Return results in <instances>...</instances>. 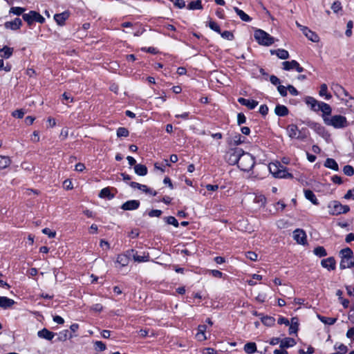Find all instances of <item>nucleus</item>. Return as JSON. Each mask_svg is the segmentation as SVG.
Masks as SVG:
<instances>
[{
  "label": "nucleus",
  "mask_w": 354,
  "mask_h": 354,
  "mask_svg": "<svg viewBox=\"0 0 354 354\" xmlns=\"http://www.w3.org/2000/svg\"><path fill=\"white\" fill-rule=\"evenodd\" d=\"M15 301L6 297L0 296V307L6 309L14 305Z\"/></svg>",
  "instance_id": "obj_30"
},
{
  "label": "nucleus",
  "mask_w": 354,
  "mask_h": 354,
  "mask_svg": "<svg viewBox=\"0 0 354 354\" xmlns=\"http://www.w3.org/2000/svg\"><path fill=\"white\" fill-rule=\"evenodd\" d=\"M304 102L308 106H310L312 111L315 112L319 111V109H317V108L319 107L321 102H319L315 97L311 96H306L304 98Z\"/></svg>",
  "instance_id": "obj_12"
},
{
  "label": "nucleus",
  "mask_w": 354,
  "mask_h": 354,
  "mask_svg": "<svg viewBox=\"0 0 354 354\" xmlns=\"http://www.w3.org/2000/svg\"><path fill=\"white\" fill-rule=\"evenodd\" d=\"M11 164V160L8 156L0 155V170L4 169Z\"/></svg>",
  "instance_id": "obj_39"
},
{
  "label": "nucleus",
  "mask_w": 354,
  "mask_h": 354,
  "mask_svg": "<svg viewBox=\"0 0 354 354\" xmlns=\"http://www.w3.org/2000/svg\"><path fill=\"white\" fill-rule=\"evenodd\" d=\"M344 198L346 200L353 199L354 200V188L347 191L344 195Z\"/></svg>",
  "instance_id": "obj_64"
},
{
  "label": "nucleus",
  "mask_w": 354,
  "mask_h": 354,
  "mask_svg": "<svg viewBox=\"0 0 354 354\" xmlns=\"http://www.w3.org/2000/svg\"><path fill=\"white\" fill-rule=\"evenodd\" d=\"M297 319L295 317L292 318L291 324L289 328V333L291 335L292 333H296L298 330V323Z\"/></svg>",
  "instance_id": "obj_45"
},
{
  "label": "nucleus",
  "mask_w": 354,
  "mask_h": 354,
  "mask_svg": "<svg viewBox=\"0 0 354 354\" xmlns=\"http://www.w3.org/2000/svg\"><path fill=\"white\" fill-rule=\"evenodd\" d=\"M174 5L179 9L184 8L186 6L185 1L184 0H175L174 1Z\"/></svg>",
  "instance_id": "obj_62"
},
{
  "label": "nucleus",
  "mask_w": 354,
  "mask_h": 354,
  "mask_svg": "<svg viewBox=\"0 0 354 354\" xmlns=\"http://www.w3.org/2000/svg\"><path fill=\"white\" fill-rule=\"evenodd\" d=\"M324 121L327 125L333 126L336 129L343 128L347 126L346 117L341 115H333L330 119L324 118Z\"/></svg>",
  "instance_id": "obj_5"
},
{
  "label": "nucleus",
  "mask_w": 354,
  "mask_h": 354,
  "mask_svg": "<svg viewBox=\"0 0 354 354\" xmlns=\"http://www.w3.org/2000/svg\"><path fill=\"white\" fill-rule=\"evenodd\" d=\"M98 196L101 198H107L111 200L115 197V194H112L111 192V188L107 187L101 189Z\"/></svg>",
  "instance_id": "obj_27"
},
{
  "label": "nucleus",
  "mask_w": 354,
  "mask_h": 354,
  "mask_svg": "<svg viewBox=\"0 0 354 354\" xmlns=\"http://www.w3.org/2000/svg\"><path fill=\"white\" fill-rule=\"evenodd\" d=\"M298 131V127L295 124H290L286 127L287 135L291 139H296Z\"/></svg>",
  "instance_id": "obj_20"
},
{
  "label": "nucleus",
  "mask_w": 354,
  "mask_h": 354,
  "mask_svg": "<svg viewBox=\"0 0 354 354\" xmlns=\"http://www.w3.org/2000/svg\"><path fill=\"white\" fill-rule=\"evenodd\" d=\"M14 48L8 46H4L0 48V57L2 59H9L13 54Z\"/></svg>",
  "instance_id": "obj_21"
},
{
  "label": "nucleus",
  "mask_w": 354,
  "mask_h": 354,
  "mask_svg": "<svg viewBox=\"0 0 354 354\" xmlns=\"http://www.w3.org/2000/svg\"><path fill=\"white\" fill-rule=\"evenodd\" d=\"M37 335L40 338L47 340H52L55 334L46 328H43L42 330L38 331Z\"/></svg>",
  "instance_id": "obj_23"
},
{
  "label": "nucleus",
  "mask_w": 354,
  "mask_h": 354,
  "mask_svg": "<svg viewBox=\"0 0 354 354\" xmlns=\"http://www.w3.org/2000/svg\"><path fill=\"white\" fill-rule=\"evenodd\" d=\"M94 347H95V349L98 351H104L106 348L105 344L101 341L95 342Z\"/></svg>",
  "instance_id": "obj_56"
},
{
  "label": "nucleus",
  "mask_w": 354,
  "mask_h": 354,
  "mask_svg": "<svg viewBox=\"0 0 354 354\" xmlns=\"http://www.w3.org/2000/svg\"><path fill=\"white\" fill-rule=\"evenodd\" d=\"M318 317L322 322H323L326 324H328V325H333L337 321V318H334V317H324V316H320V315H318Z\"/></svg>",
  "instance_id": "obj_47"
},
{
  "label": "nucleus",
  "mask_w": 354,
  "mask_h": 354,
  "mask_svg": "<svg viewBox=\"0 0 354 354\" xmlns=\"http://www.w3.org/2000/svg\"><path fill=\"white\" fill-rule=\"evenodd\" d=\"M267 202L266 197L261 194H255L253 198V203L257 205L256 208L260 209L266 206Z\"/></svg>",
  "instance_id": "obj_18"
},
{
  "label": "nucleus",
  "mask_w": 354,
  "mask_h": 354,
  "mask_svg": "<svg viewBox=\"0 0 354 354\" xmlns=\"http://www.w3.org/2000/svg\"><path fill=\"white\" fill-rule=\"evenodd\" d=\"M321 265L323 268L328 270H333L335 269L336 261L334 257H330L321 261Z\"/></svg>",
  "instance_id": "obj_17"
},
{
  "label": "nucleus",
  "mask_w": 354,
  "mask_h": 354,
  "mask_svg": "<svg viewBox=\"0 0 354 354\" xmlns=\"http://www.w3.org/2000/svg\"><path fill=\"white\" fill-rule=\"evenodd\" d=\"M243 153V150L241 148L230 149L225 156L227 162L231 165H238Z\"/></svg>",
  "instance_id": "obj_7"
},
{
  "label": "nucleus",
  "mask_w": 354,
  "mask_h": 354,
  "mask_svg": "<svg viewBox=\"0 0 354 354\" xmlns=\"http://www.w3.org/2000/svg\"><path fill=\"white\" fill-rule=\"evenodd\" d=\"M22 26V21L20 18L17 17L13 21H6L4 24V27L6 29H10L12 30H17L20 29Z\"/></svg>",
  "instance_id": "obj_13"
},
{
  "label": "nucleus",
  "mask_w": 354,
  "mask_h": 354,
  "mask_svg": "<svg viewBox=\"0 0 354 354\" xmlns=\"http://www.w3.org/2000/svg\"><path fill=\"white\" fill-rule=\"evenodd\" d=\"M297 61L292 60V61H285L282 63L283 69L285 71H290L292 69H295V65L297 64Z\"/></svg>",
  "instance_id": "obj_43"
},
{
  "label": "nucleus",
  "mask_w": 354,
  "mask_h": 354,
  "mask_svg": "<svg viewBox=\"0 0 354 354\" xmlns=\"http://www.w3.org/2000/svg\"><path fill=\"white\" fill-rule=\"evenodd\" d=\"M270 53L271 55H276L281 59H288L290 56L288 51L283 48L270 50Z\"/></svg>",
  "instance_id": "obj_22"
},
{
  "label": "nucleus",
  "mask_w": 354,
  "mask_h": 354,
  "mask_svg": "<svg viewBox=\"0 0 354 354\" xmlns=\"http://www.w3.org/2000/svg\"><path fill=\"white\" fill-rule=\"evenodd\" d=\"M319 95L321 97H324L326 100H330L332 97V95L328 93V86L326 84H322L320 86Z\"/></svg>",
  "instance_id": "obj_38"
},
{
  "label": "nucleus",
  "mask_w": 354,
  "mask_h": 354,
  "mask_svg": "<svg viewBox=\"0 0 354 354\" xmlns=\"http://www.w3.org/2000/svg\"><path fill=\"white\" fill-rule=\"evenodd\" d=\"M127 253L131 256V257H133L135 261L138 263L148 261L149 259V254L140 256L138 255V252L133 249L127 250Z\"/></svg>",
  "instance_id": "obj_14"
},
{
  "label": "nucleus",
  "mask_w": 354,
  "mask_h": 354,
  "mask_svg": "<svg viewBox=\"0 0 354 354\" xmlns=\"http://www.w3.org/2000/svg\"><path fill=\"white\" fill-rule=\"evenodd\" d=\"M246 117L243 113H239L237 115V124L238 125H241L242 124L245 123Z\"/></svg>",
  "instance_id": "obj_58"
},
{
  "label": "nucleus",
  "mask_w": 354,
  "mask_h": 354,
  "mask_svg": "<svg viewBox=\"0 0 354 354\" xmlns=\"http://www.w3.org/2000/svg\"><path fill=\"white\" fill-rule=\"evenodd\" d=\"M255 165L254 157L248 152L243 151V155H241L238 167L239 168L244 171H250L252 169Z\"/></svg>",
  "instance_id": "obj_3"
},
{
  "label": "nucleus",
  "mask_w": 354,
  "mask_h": 354,
  "mask_svg": "<svg viewBox=\"0 0 354 354\" xmlns=\"http://www.w3.org/2000/svg\"><path fill=\"white\" fill-rule=\"evenodd\" d=\"M22 18L29 26H31L34 22L43 24L46 21L45 18L39 12L35 10H30L28 13L22 15Z\"/></svg>",
  "instance_id": "obj_4"
},
{
  "label": "nucleus",
  "mask_w": 354,
  "mask_h": 354,
  "mask_svg": "<svg viewBox=\"0 0 354 354\" xmlns=\"http://www.w3.org/2000/svg\"><path fill=\"white\" fill-rule=\"evenodd\" d=\"M234 10L242 21L249 22L252 20V18L242 10L235 7Z\"/></svg>",
  "instance_id": "obj_40"
},
{
  "label": "nucleus",
  "mask_w": 354,
  "mask_h": 354,
  "mask_svg": "<svg viewBox=\"0 0 354 354\" xmlns=\"http://www.w3.org/2000/svg\"><path fill=\"white\" fill-rule=\"evenodd\" d=\"M324 167L331 169L334 171L339 170V166L337 162L333 158H328L325 160Z\"/></svg>",
  "instance_id": "obj_33"
},
{
  "label": "nucleus",
  "mask_w": 354,
  "mask_h": 354,
  "mask_svg": "<svg viewBox=\"0 0 354 354\" xmlns=\"http://www.w3.org/2000/svg\"><path fill=\"white\" fill-rule=\"evenodd\" d=\"M246 138L242 136L240 133H236L232 138L227 140L230 146H238L245 142Z\"/></svg>",
  "instance_id": "obj_16"
},
{
  "label": "nucleus",
  "mask_w": 354,
  "mask_h": 354,
  "mask_svg": "<svg viewBox=\"0 0 354 354\" xmlns=\"http://www.w3.org/2000/svg\"><path fill=\"white\" fill-rule=\"evenodd\" d=\"M279 165H281L279 162H278V164L272 163L269 165V170L274 178L276 177L275 173L279 172V170L281 168Z\"/></svg>",
  "instance_id": "obj_51"
},
{
  "label": "nucleus",
  "mask_w": 354,
  "mask_h": 354,
  "mask_svg": "<svg viewBox=\"0 0 354 354\" xmlns=\"http://www.w3.org/2000/svg\"><path fill=\"white\" fill-rule=\"evenodd\" d=\"M187 8L188 10H203V6L201 0H196V1H192L189 2L187 6Z\"/></svg>",
  "instance_id": "obj_34"
},
{
  "label": "nucleus",
  "mask_w": 354,
  "mask_h": 354,
  "mask_svg": "<svg viewBox=\"0 0 354 354\" xmlns=\"http://www.w3.org/2000/svg\"><path fill=\"white\" fill-rule=\"evenodd\" d=\"M238 102L243 106H245L250 110L254 109L259 104L258 101L252 99H246L244 97H239Z\"/></svg>",
  "instance_id": "obj_15"
},
{
  "label": "nucleus",
  "mask_w": 354,
  "mask_h": 354,
  "mask_svg": "<svg viewBox=\"0 0 354 354\" xmlns=\"http://www.w3.org/2000/svg\"><path fill=\"white\" fill-rule=\"evenodd\" d=\"M117 136L118 138L128 137L129 135V130L125 127H119L116 131Z\"/></svg>",
  "instance_id": "obj_48"
},
{
  "label": "nucleus",
  "mask_w": 354,
  "mask_h": 354,
  "mask_svg": "<svg viewBox=\"0 0 354 354\" xmlns=\"http://www.w3.org/2000/svg\"><path fill=\"white\" fill-rule=\"evenodd\" d=\"M129 185H130L131 187L133 189H138L145 193H148L149 192V191H151V189L148 187L147 185H142L134 181L130 182Z\"/></svg>",
  "instance_id": "obj_35"
},
{
  "label": "nucleus",
  "mask_w": 354,
  "mask_h": 354,
  "mask_svg": "<svg viewBox=\"0 0 354 354\" xmlns=\"http://www.w3.org/2000/svg\"><path fill=\"white\" fill-rule=\"evenodd\" d=\"M277 91H279V94L282 97H286L288 95V93H287L288 88H287V87H286L283 85H279L277 86Z\"/></svg>",
  "instance_id": "obj_60"
},
{
  "label": "nucleus",
  "mask_w": 354,
  "mask_h": 354,
  "mask_svg": "<svg viewBox=\"0 0 354 354\" xmlns=\"http://www.w3.org/2000/svg\"><path fill=\"white\" fill-rule=\"evenodd\" d=\"M70 12L68 10L64 11L61 13H57L54 15V19L57 25L63 26L66 24V21L70 17Z\"/></svg>",
  "instance_id": "obj_10"
},
{
  "label": "nucleus",
  "mask_w": 354,
  "mask_h": 354,
  "mask_svg": "<svg viewBox=\"0 0 354 354\" xmlns=\"http://www.w3.org/2000/svg\"><path fill=\"white\" fill-rule=\"evenodd\" d=\"M268 106L266 104H261L259 107V111L263 116H266L268 113Z\"/></svg>",
  "instance_id": "obj_61"
},
{
  "label": "nucleus",
  "mask_w": 354,
  "mask_h": 354,
  "mask_svg": "<svg viewBox=\"0 0 354 354\" xmlns=\"http://www.w3.org/2000/svg\"><path fill=\"white\" fill-rule=\"evenodd\" d=\"M257 345L254 342H248L244 345V351L248 354L257 352Z\"/></svg>",
  "instance_id": "obj_41"
},
{
  "label": "nucleus",
  "mask_w": 354,
  "mask_h": 354,
  "mask_svg": "<svg viewBox=\"0 0 354 354\" xmlns=\"http://www.w3.org/2000/svg\"><path fill=\"white\" fill-rule=\"evenodd\" d=\"M162 213V212L160 209H151L147 212L150 217H159Z\"/></svg>",
  "instance_id": "obj_59"
},
{
  "label": "nucleus",
  "mask_w": 354,
  "mask_h": 354,
  "mask_svg": "<svg viewBox=\"0 0 354 354\" xmlns=\"http://www.w3.org/2000/svg\"><path fill=\"white\" fill-rule=\"evenodd\" d=\"M274 113L279 117H285L288 115L289 110L285 105L277 104L275 106Z\"/></svg>",
  "instance_id": "obj_24"
},
{
  "label": "nucleus",
  "mask_w": 354,
  "mask_h": 354,
  "mask_svg": "<svg viewBox=\"0 0 354 354\" xmlns=\"http://www.w3.org/2000/svg\"><path fill=\"white\" fill-rule=\"evenodd\" d=\"M342 254L339 268L342 270L350 268L354 266V257L352 250L349 248H346L340 251Z\"/></svg>",
  "instance_id": "obj_1"
},
{
  "label": "nucleus",
  "mask_w": 354,
  "mask_h": 354,
  "mask_svg": "<svg viewBox=\"0 0 354 354\" xmlns=\"http://www.w3.org/2000/svg\"><path fill=\"white\" fill-rule=\"evenodd\" d=\"M317 109H319V111H321L324 115H329L332 111L330 106L324 102H321L320 106Z\"/></svg>",
  "instance_id": "obj_37"
},
{
  "label": "nucleus",
  "mask_w": 354,
  "mask_h": 354,
  "mask_svg": "<svg viewBox=\"0 0 354 354\" xmlns=\"http://www.w3.org/2000/svg\"><path fill=\"white\" fill-rule=\"evenodd\" d=\"M281 168L279 170V172H276V177L279 178H292V174L288 172V169L286 167H283L281 165H279Z\"/></svg>",
  "instance_id": "obj_26"
},
{
  "label": "nucleus",
  "mask_w": 354,
  "mask_h": 354,
  "mask_svg": "<svg viewBox=\"0 0 354 354\" xmlns=\"http://www.w3.org/2000/svg\"><path fill=\"white\" fill-rule=\"evenodd\" d=\"M304 196L306 198L310 201L313 205H319V201L314 194V192L310 189H304Z\"/></svg>",
  "instance_id": "obj_28"
},
{
  "label": "nucleus",
  "mask_w": 354,
  "mask_h": 354,
  "mask_svg": "<svg viewBox=\"0 0 354 354\" xmlns=\"http://www.w3.org/2000/svg\"><path fill=\"white\" fill-rule=\"evenodd\" d=\"M26 10V8L22 7H11L9 11V13H12L17 16H20L24 15V12Z\"/></svg>",
  "instance_id": "obj_50"
},
{
  "label": "nucleus",
  "mask_w": 354,
  "mask_h": 354,
  "mask_svg": "<svg viewBox=\"0 0 354 354\" xmlns=\"http://www.w3.org/2000/svg\"><path fill=\"white\" fill-rule=\"evenodd\" d=\"M218 34H220L221 37H223L225 39H227L229 41H232L234 39V35L231 31L225 30V31L222 32L221 30V32H219Z\"/></svg>",
  "instance_id": "obj_49"
},
{
  "label": "nucleus",
  "mask_w": 354,
  "mask_h": 354,
  "mask_svg": "<svg viewBox=\"0 0 354 354\" xmlns=\"http://www.w3.org/2000/svg\"><path fill=\"white\" fill-rule=\"evenodd\" d=\"M309 136L310 131L306 127H303L299 129L296 139L299 141L305 142Z\"/></svg>",
  "instance_id": "obj_25"
},
{
  "label": "nucleus",
  "mask_w": 354,
  "mask_h": 354,
  "mask_svg": "<svg viewBox=\"0 0 354 354\" xmlns=\"http://www.w3.org/2000/svg\"><path fill=\"white\" fill-rule=\"evenodd\" d=\"M331 180L333 183L335 184H337V185H341L343 183V180L342 179V177L338 176V175H333L332 177H331Z\"/></svg>",
  "instance_id": "obj_63"
},
{
  "label": "nucleus",
  "mask_w": 354,
  "mask_h": 354,
  "mask_svg": "<svg viewBox=\"0 0 354 354\" xmlns=\"http://www.w3.org/2000/svg\"><path fill=\"white\" fill-rule=\"evenodd\" d=\"M333 89L335 95L342 100H344L346 104L348 103V98L351 96L348 92L340 84H336L333 85Z\"/></svg>",
  "instance_id": "obj_9"
},
{
  "label": "nucleus",
  "mask_w": 354,
  "mask_h": 354,
  "mask_svg": "<svg viewBox=\"0 0 354 354\" xmlns=\"http://www.w3.org/2000/svg\"><path fill=\"white\" fill-rule=\"evenodd\" d=\"M140 204L138 200H130L123 203L121 207L124 210H134L139 207Z\"/></svg>",
  "instance_id": "obj_19"
},
{
  "label": "nucleus",
  "mask_w": 354,
  "mask_h": 354,
  "mask_svg": "<svg viewBox=\"0 0 354 354\" xmlns=\"http://www.w3.org/2000/svg\"><path fill=\"white\" fill-rule=\"evenodd\" d=\"M313 252L316 256L319 257H323L327 255L326 250L322 246H318L315 248L313 250Z\"/></svg>",
  "instance_id": "obj_46"
},
{
  "label": "nucleus",
  "mask_w": 354,
  "mask_h": 354,
  "mask_svg": "<svg viewBox=\"0 0 354 354\" xmlns=\"http://www.w3.org/2000/svg\"><path fill=\"white\" fill-rule=\"evenodd\" d=\"M331 9L334 13H338L339 11H342V6L341 2L339 1H335L331 6Z\"/></svg>",
  "instance_id": "obj_52"
},
{
  "label": "nucleus",
  "mask_w": 354,
  "mask_h": 354,
  "mask_svg": "<svg viewBox=\"0 0 354 354\" xmlns=\"http://www.w3.org/2000/svg\"><path fill=\"white\" fill-rule=\"evenodd\" d=\"M130 258L131 256L129 255L127 251L125 254H121L118 256L117 262L120 263L122 266H126L128 265Z\"/></svg>",
  "instance_id": "obj_31"
},
{
  "label": "nucleus",
  "mask_w": 354,
  "mask_h": 354,
  "mask_svg": "<svg viewBox=\"0 0 354 354\" xmlns=\"http://www.w3.org/2000/svg\"><path fill=\"white\" fill-rule=\"evenodd\" d=\"M293 238L299 244L305 245L306 243V234L303 230H295L293 232Z\"/></svg>",
  "instance_id": "obj_11"
},
{
  "label": "nucleus",
  "mask_w": 354,
  "mask_h": 354,
  "mask_svg": "<svg viewBox=\"0 0 354 354\" xmlns=\"http://www.w3.org/2000/svg\"><path fill=\"white\" fill-rule=\"evenodd\" d=\"M309 128L315 131L318 135H319L322 137H325L326 135H327V131L324 126H322L320 123L312 121V120H308L304 122Z\"/></svg>",
  "instance_id": "obj_8"
},
{
  "label": "nucleus",
  "mask_w": 354,
  "mask_h": 354,
  "mask_svg": "<svg viewBox=\"0 0 354 354\" xmlns=\"http://www.w3.org/2000/svg\"><path fill=\"white\" fill-rule=\"evenodd\" d=\"M304 33L310 41L313 42H317L319 41V36L315 32L310 30L308 28H306Z\"/></svg>",
  "instance_id": "obj_36"
},
{
  "label": "nucleus",
  "mask_w": 354,
  "mask_h": 354,
  "mask_svg": "<svg viewBox=\"0 0 354 354\" xmlns=\"http://www.w3.org/2000/svg\"><path fill=\"white\" fill-rule=\"evenodd\" d=\"M261 322L267 326H272L274 324L275 319L273 317L265 316L261 317Z\"/></svg>",
  "instance_id": "obj_44"
},
{
  "label": "nucleus",
  "mask_w": 354,
  "mask_h": 354,
  "mask_svg": "<svg viewBox=\"0 0 354 354\" xmlns=\"http://www.w3.org/2000/svg\"><path fill=\"white\" fill-rule=\"evenodd\" d=\"M141 50L142 52L149 53H151L152 55H157V54H158L160 53L158 48H156L155 47H152V46H150V47H142L141 48Z\"/></svg>",
  "instance_id": "obj_55"
},
{
  "label": "nucleus",
  "mask_w": 354,
  "mask_h": 354,
  "mask_svg": "<svg viewBox=\"0 0 354 354\" xmlns=\"http://www.w3.org/2000/svg\"><path fill=\"white\" fill-rule=\"evenodd\" d=\"M296 344V342L293 338L286 337L281 341L280 348L281 349L288 348L292 347Z\"/></svg>",
  "instance_id": "obj_29"
},
{
  "label": "nucleus",
  "mask_w": 354,
  "mask_h": 354,
  "mask_svg": "<svg viewBox=\"0 0 354 354\" xmlns=\"http://www.w3.org/2000/svg\"><path fill=\"white\" fill-rule=\"evenodd\" d=\"M328 212L332 215H338L347 213L350 210L348 205H342L337 201H331L328 205Z\"/></svg>",
  "instance_id": "obj_6"
},
{
  "label": "nucleus",
  "mask_w": 354,
  "mask_h": 354,
  "mask_svg": "<svg viewBox=\"0 0 354 354\" xmlns=\"http://www.w3.org/2000/svg\"><path fill=\"white\" fill-rule=\"evenodd\" d=\"M12 69V65L7 62L6 66L4 65L3 59H0V71H4L6 72H10Z\"/></svg>",
  "instance_id": "obj_53"
},
{
  "label": "nucleus",
  "mask_w": 354,
  "mask_h": 354,
  "mask_svg": "<svg viewBox=\"0 0 354 354\" xmlns=\"http://www.w3.org/2000/svg\"><path fill=\"white\" fill-rule=\"evenodd\" d=\"M207 26H208L213 31L219 33L221 32L220 26L214 21H213L211 18L209 17V20L207 21Z\"/></svg>",
  "instance_id": "obj_42"
},
{
  "label": "nucleus",
  "mask_w": 354,
  "mask_h": 354,
  "mask_svg": "<svg viewBox=\"0 0 354 354\" xmlns=\"http://www.w3.org/2000/svg\"><path fill=\"white\" fill-rule=\"evenodd\" d=\"M343 172L348 176H352L354 174V168L349 165H345L343 168Z\"/></svg>",
  "instance_id": "obj_54"
},
{
  "label": "nucleus",
  "mask_w": 354,
  "mask_h": 354,
  "mask_svg": "<svg viewBox=\"0 0 354 354\" xmlns=\"http://www.w3.org/2000/svg\"><path fill=\"white\" fill-rule=\"evenodd\" d=\"M25 112L23 109H17L12 113V116L16 118L21 119L24 118Z\"/></svg>",
  "instance_id": "obj_57"
},
{
  "label": "nucleus",
  "mask_w": 354,
  "mask_h": 354,
  "mask_svg": "<svg viewBox=\"0 0 354 354\" xmlns=\"http://www.w3.org/2000/svg\"><path fill=\"white\" fill-rule=\"evenodd\" d=\"M135 173L141 176H146L148 172L147 167L145 165L138 164L134 166Z\"/></svg>",
  "instance_id": "obj_32"
},
{
  "label": "nucleus",
  "mask_w": 354,
  "mask_h": 354,
  "mask_svg": "<svg viewBox=\"0 0 354 354\" xmlns=\"http://www.w3.org/2000/svg\"><path fill=\"white\" fill-rule=\"evenodd\" d=\"M256 41L261 46H270L274 43V38L261 29H257L254 32Z\"/></svg>",
  "instance_id": "obj_2"
}]
</instances>
